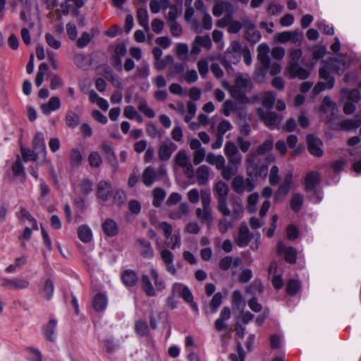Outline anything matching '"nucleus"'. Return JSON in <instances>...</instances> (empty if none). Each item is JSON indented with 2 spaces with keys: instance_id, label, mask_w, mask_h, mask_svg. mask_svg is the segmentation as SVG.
I'll use <instances>...</instances> for the list:
<instances>
[{
  "instance_id": "e433bc0d",
  "label": "nucleus",
  "mask_w": 361,
  "mask_h": 361,
  "mask_svg": "<svg viewBox=\"0 0 361 361\" xmlns=\"http://www.w3.org/2000/svg\"><path fill=\"white\" fill-rule=\"evenodd\" d=\"M169 0H152L149 3V8L153 13H157L161 10H165L169 7Z\"/></svg>"
},
{
  "instance_id": "3c124183",
  "label": "nucleus",
  "mask_w": 361,
  "mask_h": 361,
  "mask_svg": "<svg viewBox=\"0 0 361 361\" xmlns=\"http://www.w3.org/2000/svg\"><path fill=\"white\" fill-rule=\"evenodd\" d=\"M175 163L180 167H183L190 164L189 157L183 150L179 151L175 156Z\"/></svg>"
},
{
  "instance_id": "c9c22d12",
  "label": "nucleus",
  "mask_w": 361,
  "mask_h": 361,
  "mask_svg": "<svg viewBox=\"0 0 361 361\" xmlns=\"http://www.w3.org/2000/svg\"><path fill=\"white\" fill-rule=\"evenodd\" d=\"M142 180L145 185L149 187L151 186L155 180H157L155 178L154 169L152 166H147L143 171Z\"/></svg>"
},
{
  "instance_id": "c85d7f7f",
  "label": "nucleus",
  "mask_w": 361,
  "mask_h": 361,
  "mask_svg": "<svg viewBox=\"0 0 361 361\" xmlns=\"http://www.w3.org/2000/svg\"><path fill=\"white\" fill-rule=\"evenodd\" d=\"M101 150L109 162L116 167V156L112 147L108 143L104 142L101 145Z\"/></svg>"
},
{
  "instance_id": "5fc2aeb1",
  "label": "nucleus",
  "mask_w": 361,
  "mask_h": 361,
  "mask_svg": "<svg viewBox=\"0 0 361 361\" xmlns=\"http://www.w3.org/2000/svg\"><path fill=\"white\" fill-rule=\"evenodd\" d=\"M276 100V94L274 92H269L264 94L262 97V105L264 107L270 109L272 108Z\"/></svg>"
},
{
  "instance_id": "6e6d98bb",
  "label": "nucleus",
  "mask_w": 361,
  "mask_h": 361,
  "mask_svg": "<svg viewBox=\"0 0 361 361\" xmlns=\"http://www.w3.org/2000/svg\"><path fill=\"white\" fill-rule=\"evenodd\" d=\"M12 171L15 176H25V168L19 157H18L12 166Z\"/></svg>"
},
{
  "instance_id": "f3484780",
  "label": "nucleus",
  "mask_w": 361,
  "mask_h": 361,
  "mask_svg": "<svg viewBox=\"0 0 361 361\" xmlns=\"http://www.w3.org/2000/svg\"><path fill=\"white\" fill-rule=\"evenodd\" d=\"M172 292L178 293L181 298L187 302H191L193 300V295L190 289L180 283H175L172 286Z\"/></svg>"
},
{
  "instance_id": "2f4dec72",
  "label": "nucleus",
  "mask_w": 361,
  "mask_h": 361,
  "mask_svg": "<svg viewBox=\"0 0 361 361\" xmlns=\"http://www.w3.org/2000/svg\"><path fill=\"white\" fill-rule=\"evenodd\" d=\"M341 94L343 99H347L353 103H357L361 98L360 92L357 89L349 90L343 88L341 90Z\"/></svg>"
},
{
  "instance_id": "b1692460",
  "label": "nucleus",
  "mask_w": 361,
  "mask_h": 361,
  "mask_svg": "<svg viewBox=\"0 0 361 361\" xmlns=\"http://www.w3.org/2000/svg\"><path fill=\"white\" fill-rule=\"evenodd\" d=\"M137 242L140 245V255L145 259H152L154 253L151 243L141 238L138 239Z\"/></svg>"
},
{
  "instance_id": "6e6552de",
  "label": "nucleus",
  "mask_w": 361,
  "mask_h": 361,
  "mask_svg": "<svg viewBox=\"0 0 361 361\" xmlns=\"http://www.w3.org/2000/svg\"><path fill=\"white\" fill-rule=\"evenodd\" d=\"M269 47L266 43L260 44L257 47V59L262 64L259 72L262 75V77L264 76L269 68Z\"/></svg>"
},
{
  "instance_id": "9b49d317",
  "label": "nucleus",
  "mask_w": 361,
  "mask_h": 361,
  "mask_svg": "<svg viewBox=\"0 0 361 361\" xmlns=\"http://www.w3.org/2000/svg\"><path fill=\"white\" fill-rule=\"evenodd\" d=\"M159 255L166 271L171 275L177 274V269L174 265V255L169 250L164 248L159 250Z\"/></svg>"
},
{
  "instance_id": "de8ad7c7",
  "label": "nucleus",
  "mask_w": 361,
  "mask_h": 361,
  "mask_svg": "<svg viewBox=\"0 0 361 361\" xmlns=\"http://www.w3.org/2000/svg\"><path fill=\"white\" fill-rule=\"evenodd\" d=\"M301 288L300 282L298 280L290 279L286 286V292L290 295H295Z\"/></svg>"
},
{
  "instance_id": "39448f33",
  "label": "nucleus",
  "mask_w": 361,
  "mask_h": 361,
  "mask_svg": "<svg viewBox=\"0 0 361 361\" xmlns=\"http://www.w3.org/2000/svg\"><path fill=\"white\" fill-rule=\"evenodd\" d=\"M201 204L202 208L196 209V216L202 223L211 225L213 221V216L211 204V194L207 190H202L200 192Z\"/></svg>"
},
{
  "instance_id": "79ce46f5",
  "label": "nucleus",
  "mask_w": 361,
  "mask_h": 361,
  "mask_svg": "<svg viewBox=\"0 0 361 361\" xmlns=\"http://www.w3.org/2000/svg\"><path fill=\"white\" fill-rule=\"evenodd\" d=\"M150 275L154 283L155 290L162 291L165 288V283L159 277L158 271L154 268H152L150 269Z\"/></svg>"
},
{
  "instance_id": "72a5a7b5",
  "label": "nucleus",
  "mask_w": 361,
  "mask_h": 361,
  "mask_svg": "<svg viewBox=\"0 0 361 361\" xmlns=\"http://www.w3.org/2000/svg\"><path fill=\"white\" fill-rule=\"evenodd\" d=\"M137 20L140 26L146 31H149V17L146 8H140L137 11Z\"/></svg>"
},
{
  "instance_id": "bf43d9fd",
  "label": "nucleus",
  "mask_w": 361,
  "mask_h": 361,
  "mask_svg": "<svg viewBox=\"0 0 361 361\" xmlns=\"http://www.w3.org/2000/svg\"><path fill=\"white\" fill-rule=\"evenodd\" d=\"M165 244L167 247H170L171 250H176L180 247L181 245V239L179 235H171L169 240H166Z\"/></svg>"
},
{
  "instance_id": "f8f14e48",
  "label": "nucleus",
  "mask_w": 361,
  "mask_h": 361,
  "mask_svg": "<svg viewBox=\"0 0 361 361\" xmlns=\"http://www.w3.org/2000/svg\"><path fill=\"white\" fill-rule=\"evenodd\" d=\"M321 182V176L318 172L310 171L307 173L305 178V191L307 192L315 193L317 186Z\"/></svg>"
},
{
  "instance_id": "8fccbe9b",
  "label": "nucleus",
  "mask_w": 361,
  "mask_h": 361,
  "mask_svg": "<svg viewBox=\"0 0 361 361\" xmlns=\"http://www.w3.org/2000/svg\"><path fill=\"white\" fill-rule=\"evenodd\" d=\"M238 169L237 166L228 164L221 170V176L224 180H229L237 173Z\"/></svg>"
},
{
  "instance_id": "cd10ccee",
  "label": "nucleus",
  "mask_w": 361,
  "mask_h": 361,
  "mask_svg": "<svg viewBox=\"0 0 361 361\" xmlns=\"http://www.w3.org/2000/svg\"><path fill=\"white\" fill-rule=\"evenodd\" d=\"M108 303V299L106 295L98 293L93 299L92 305L95 311L102 312L106 310Z\"/></svg>"
},
{
  "instance_id": "a878e982",
  "label": "nucleus",
  "mask_w": 361,
  "mask_h": 361,
  "mask_svg": "<svg viewBox=\"0 0 361 361\" xmlns=\"http://www.w3.org/2000/svg\"><path fill=\"white\" fill-rule=\"evenodd\" d=\"M140 286L145 293L149 297L156 295V290L152 286L150 279L147 274H142L140 279Z\"/></svg>"
},
{
  "instance_id": "774afa93",
  "label": "nucleus",
  "mask_w": 361,
  "mask_h": 361,
  "mask_svg": "<svg viewBox=\"0 0 361 361\" xmlns=\"http://www.w3.org/2000/svg\"><path fill=\"white\" fill-rule=\"evenodd\" d=\"M91 39L92 37L90 36V35L87 32H84L82 33L81 36L77 39L76 45L78 48H84L90 43Z\"/></svg>"
},
{
  "instance_id": "f03ea898",
  "label": "nucleus",
  "mask_w": 361,
  "mask_h": 361,
  "mask_svg": "<svg viewBox=\"0 0 361 361\" xmlns=\"http://www.w3.org/2000/svg\"><path fill=\"white\" fill-rule=\"evenodd\" d=\"M350 63L345 57L330 60L319 68V77L326 82H319L313 88V94H317L326 89H331L335 82L332 73L339 75L350 67Z\"/></svg>"
},
{
  "instance_id": "7c9ffc66",
  "label": "nucleus",
  "mask_w": 361,
  "mask_h": 361,
  "mask_svg": "<svg viewBox=\"0 0 361 361\" xmlns=\"http://www.w3.org/2000/svg\"><path fill=\"white\" fill-rule=\"evenodd\" d=\"M189 212L188 206L186 203L180 204L177 209H173L169 213V217L173 220H178L187 215Z\"/></svg>"
},
{
  "instance_id": "c03bdc74",
  "label": "nucleus",
  "mask_w": 361,
  "mask_h": 361,
  "mask_svg": "<svg viewBox=\"0 0 361 361\" xmlns=\"http://www.w3.org/2000/svg\"><path fill=\"white\" fill-rule=\"evenodd\" d=\"M135 331L140 337L146 336L149 332V326L146 322L137 320L135 323Z\"/></svg>"
},
{
  "instance_id": "aec40b11",
  "label": "nucleus",
  "mask_w": 361,
  "mask_h": 361,
  "mask_svg": "<svg viewBox=\"0 0 361 361\" xmlns=\"http://www.w3.org/2000/svg\"><path fill=\"white\" fill-rule=\"evenodd\" d=\"M32 146L37 153L42 154L43 157H46L47 152L44 142V136L42 133H36L32 140Z\"/></svg>"
},
{
  "instance_id": "473e14b6",
  "label": "nucleus",
  "mask_w": 361,
  "mask_h": 361,
  "mask_svg": "<svg viewBox=\"0 0 361 361\" xmlns=\"http://www.w3.org/2000/svg\"><path fill=\"white\" fill-rule=\"evenodd\" d=\"M224 11H233L232 6L229 2L221 1L213 6L212 13L216 17H219Z\"/></svg>"
},
{
  "instance_id": "0e129e2a",
  "label": "nucleus",
  "mask_w": 361,
  "mask_h": 361,
  "mask_svg": "<svg viewBox=\"0 0 361 361\" xmlns=\"http://www.w3.org/2000/svg\"><path fill=\"white\" fill-rule=\"evenodd\" d=\"M233 220L229 221L226 218H222L219 222V231L221 233H225L228 229L233 227Z\"/></svg>"
},
{
  "instance_id": "a19ab883",
  "label": "nucleus",
  "mask_w": 361,
  "mask_h": 361,
  "mask_svg": "<svg viewBox=\"0 0 361 361\" xmlns=\"http://www.w3.org/2000/svg\"><path fill=\"white\" fill-rule=\"evenodd\" d=\"M71 167L78 168L81 164L82 156L78 149H73L69 156Z\"/></svg>"
},
{
  "instance_id": "ddd939ff",
  "label": "nucleus",
  "mask_w": 361,
  "mask_h": 361,
  "mask_svg": "<svg viewBox=\"0 0 361 361\" xmlns=\"http://www.w3.org/2000/svg\"><path fill=\"white\" fill-rule=\"evenodd\" d=\"M212 47V40L209 35L197 36L192 43L191 54L197 55L201 51L202 47L209 49Z\"/></svg>"
},
{
  "instance_id": "bb28decb",
  "label": "nucleus",
  "mask_w": 361,
  "mask_h": 361,
  "mask_svg": "<svg viewBox=\"0 0 361 361\" xmlns=\"http://www.w3.org/2000/svg\"><path fill=\"white\" fill-rule=\"evenodd\" d=\"M209 168L205 165L199 166L196 171V178L199 185L207 183L209 177Z\"/></svg>"
},
{
  "instance_id": "f257e3e1",
  "label": "nucleus",
  "mask_w": 361,
  "mask_h": 361,
  "mask_svg": "<svg viewBox=\"0 0 361 361\" xmlns=\"http://www.w3.org/2000/svg\"><path fill=\"white\" fill-rule=\"evenodd\" d=\"M320 110L326 114L329 128L336 130H353L361 125V116L356 115L353 119H341L338 115V110L331 98L326 96L322 103Z\"/></svg>"
},
{
  "instance_id": "20e7f679",
  "label": "nucleus",
  "mask_w": 361,
  "mask_h": 361,
  "mask_svg": "<svg viewBox=\"0 0 361 361\" xmlns=\"http://www.w3.org/2000/svg\"><path fill=\"white\" fill-rule=\"evenodd\" d=\"M260 159L255 153H249L245 159L246 173L250 178L258 177L264 178L267 176L268 166L263 164L259 166Z\"/></svg>"
},
{
  "instance_id": "69168bd1",
  "label": "nucleus",
  "mask_w": 361,
  "mask_h": 361,
  "mask_svg": "<svg viewBox=\"0 0 361 361\" xmlns=\"http://www.w3.org/2000/svg\"><path fill=\"white\" fill-rule=\"evenodd\" d=\"M270 346L272 349H279L282 346L283 340L281 335L274 334L270 336Z\"/></svg>"
},
{
  "instance_id": "13d9d810",
  "label": "nucleus",
  "mask_w": 361,
  "mask_h": 361,
  "mask_svg": "<svg viewBox=\"0 0 361 361\" xmlns=\"http://www.w3.org/2000/svg\"><path fill=\"white\" fill-rule=\"evenodd\" d=\"M182 78L188 84L194 83L198 79L197 73L194 69H187L185 73H182Z\"/></svg>"
},
{
  "instance_id": "e2e57ef3",
  "label": "nucleus",
  "mask_w": 361,
  "mask_h": 361,
  "mask_svg": "<svg viewBox=\"0 0 361 361\" xmlns=\"http://www.w3.org/2000/svg\"><path fill=\"white\" fill-rule=\"evenodd\" d=\"M279 170L278 166H273L271 168L270 173L269 176V181L270 185H276L279 183V180H280V176H279Z\"/></svg>"
},
{
  "instance_id": "7ed1b4c3",
  "label": "nucleus",
  "mask_w": 361,
  "mask_h": 361,
  "mask_svg": "<svg viewBox=\"0 0 361 361\" xmlns=\"http://www.w3.org/2000/svg\"><path fill=\"white\" fill-rule=\"evenodd\" d=\"M251 81L247 75H237L235 79L234 85L232 86L226 85L224 87L228 89L231 95L235 99L245 102L247 100L246 93L250 88Z\"/></svg>"
},
{
  "instance_id": "0eeeda50",
  "label": "nucleus",
  "mask_w": 361,
  "mask_h": 361,
  "mask_svg": "<svg viewBox=\"0 0 361 361\" xmlns=\"http://www.w3.org/2000/svg\"><path fill=\"white\" fill-rule=\"evenodd\" d=\"M0 286L1 288L9 290H20L26 289L30 286V282L23 278H2Z\"/></svg>"
},
{
  "instance_id": "423d86ee",
  "label": "nucleus",
  "mask_w": 361,
  "mask_h": 361,
  "mask_svg": "<svg viewBox=\"0 0 361 361\" xmlns=\"http://www.w3.org/2000/svg\"><path fill=\"white\" fill-rule=\"evenodd\" d=\"M302 51L300 49H293L290 51L288 72L292 78H298L300 80H305L310 75L309 71L299 66Z\"/></svg>"
},
{
  "instance_id": "5701e85b",
  "label": "nucleus",
  "mask_w": 361,
  "mask_h": 361,
  "mask_svg": "<svg viewBox=\"0 0 361 361\" xmlns=\"http://www.w3.org/2000/svg\"><path fill=\"white\" fill-rule=\"evenodd\" d=\"M121 280L123 284L127 287H133L138 281L137 273L132 269H126L121 273Z\"/></svg>"
},
{
  "instance_id": "09e8293b",
  "label": "nucleus",
  "mask_w": 361,
  "mask_h": 361,
  "mask_svg": "<svg viewBox=\"0 0 361 361\" xmlns=\"http://www.w3.org/2000/svg\"><path fill=\"white\" fill-rule=\"evenodd\" d=\"M273 145V141L271 139H267L257 147L256 152L254 153L256 154L257 157L258 155L264 154L272 149Z\"/></svg>"
},
{
  "instance_id": "4d7b16f0",
  "label": "nucleus",
  "mask_w": 361,
  "mask_h": 361,
  "mask_svg": "<svg viewBox=\"0 0 361 361\" xmlns=\"http://www.w3.org/2000/svg\"><path fill=\"white\" fill-rule=\"evenodd\" d=\"M21 154L24 161L27 162L28 161H36L39 154L28 148H21Z\"/></svg>"
},
{
  "instance_id": "a18cd8bd",
  "label": "nucleus",
  "mask_w": 361,
  "mask_h": 361,
  "mask_svg": "<svg viewBox=\"0 0 361 361\" xmlns=\"http://www.w3.org/2000/svg\"><path fill=\"white\" fill-rule=\"evenodd\" d=\"M259 200V195L257 192L252 193L247 200V211L250 213H255L257 210V204Z\"/></svg>"
},
{
  "instance_id": "603ef678",
  "label": "nucleus",
  "mask_w": 361,
  "mask_h": 361,
  "mask_svg": "<svg viewBox=\"0 0 361 361\" xmlns=\"http://www.w3.org/2000/svg\"><path fill=\"white\" fill-rule=\"evenodd\" d=\"M149 75L150 71L149 64L144 61L137 67L136 76L139 78H147Z\"/></svg>"
},
{
  "instance_id": "412c9836",
  "label": "nucleus",
  "mask_w": 361,
  "mask_h": 361,
  "mask_svg": "<svg viewBox=\"0 0 361 361\" xmlns=\"http://www.w3.org/2000/svg\"><path fill=\"white\" fill-rule=\"evenodd\" d=\"M61 107V101L58 97H52L48 102L41 105V110L45 115H49L51 112L58 110Z\"/></svg>"
},
{
  "instance_id": "4c0bfd02",
  "label": "nucleus",
  "mask_w": 361,
  "mask_h": 361,
  "mask_svg": "<svg viewBox=\"0 0 361 361\" xmlns=\"http://www.w3.org/2000/svg\"><path fill=\"white\" fill-rule=\"evenodd\" d=\"M54 291V283L50 279H47L41 289V293L46 300H49L53 297Z\"/></svg>"
},
{
  "instance_id": "680f3d73",
  "label": "nucleus",
  "mask_w": 361,
  "mask_h": 361,
  "mask_svg": "<svg viewBox=\"0 0 361 361\" xmlns=\"http://www.w3.org/2000/svg\"><path fill=\"white\" fill-rule=\"evenodd\" d=\"M176 55L180 60H186L188 55V47L186 44L178 43L176 45Z\"/></svg>"
},
{
  "instance_id": "864d4df0",
  "label": "nucleus",
  "mask_w": 361,
  "mask_h": 361,
  "mask_svg": "<svg viewBox=\"0 0 361 361\" xmlns=\"http://www.w3.org/2000/svg\"><path fill=\"white\" fill-rule=\"evenodd\" d=\"M303 204V198L300 194H294L290 200V208L295 212L300 210Z\"/></svg>"
},
{
  "instance_id": "58836bf2",
  "label": "nucleus",
  "mask_w": 361,
  "mask_h": 361,
  "mask_svg": "<svg viewBox=\"0 0 361 361\" xmlns=\"http://www.w3.org/2000/svg\"><path fill=\"white\" fill-rule=\"evenodd\" d=\"M65 120L66 126L71 128H76L80 123V116L71 110L68 111Z\"/></svg>"
},
{
  "instance_id": "dca6fc26",
  "label": "nucleus",
  "mask_w": 361,
  "mask_h": 361,
  "mask_svg": "<svg viewBox=\"0 0 361 361\" xmlns=\"http://www.w3.org/2000/svg\"><path fill=\"white\" fill-rule=\"evenodd\" d=\"M57 320L51 318L49 322L43 326L42 331L44 336L49 341H55L56 338Z\"/></svg>"
},
{
  "instance_id": "f704fd0d",
  "label": "nucleus",
  "mask_w": 361,
  "mask_h": 361,
  "mask_svg": "<svg viewBox=\"0 0 361 361\" xmlns=\"http://www.w3.org/2000/svg\"><path fill=\"white\" fill-rule=\"evenodd\" d=\"M231 208L232 212L230 215H231L232 219L233 221L240 219L243 213V206L241 200L240 199L233 200L231 204Z\"/></svg>"
},
{
  "instance_id": "4468645a",
  "label": "nucleus",
  "mask_w": 361,
  "mask_h": 361,
  "mask_svg": "<svg viewBox=\"0 0 361 361\" xmlns=\"http://www.w3.org/2000/svg\"><path fill=\"white\" fill-rule=\"evenodd\" d=\"M176 149V145L171 141L161 143L158 149L159 159L161 161L169 160Z\"/></svg>"
},
{
  "instance_id": "37998d69",
  "label": "nucleus",
  "mask_w": 361,
  "mask_h": 361,
  "mask_svg": "<svg viewBox=\"0 0 361 361\" xmlns=\"http://www.w3.org/2000/svg\"><path fill=\"white\" fill-rule=\"evenodd\" d=\"M223 295L221 293L218 292L215 293L211 301L209 302V307L212 314L216 313L222 303Z\"/></svg>"
},
{
  "instance_id": "052dcab7",
  "label": "nucleus",
  "mask_w": 361,
  "mask_h": 361,
  "mask_svg": "<svg viewBox=\"0 0 361 361\" xmlns=\"http://www.w3.org/2000/svg\"><path fill=\"white\" fill-rule=\"evenodd\" d=\"M102 157L97 152H92L88 156V162L91 167L97 168L102 164Z\"/></svg>"
},
{
  "instance_id": "338daca9",
  "label": "nucleus",
  "mask_w": 361,
  "mask_h": 361,
  "mask_svg": "<svg viewBox=\"0 0 361 361\" xmlns=\"http://www.w3.org/2000/svg\"><path fill=\"white\" fill-rule=\"evenodd\" d=\"M44 38L46 40V42L50 47H51L54 49H59L61 47V42L59 40H58L57 39H56V37L54 35H52L51 34L47 33L44 36Z\"/></svg>"
},
{
  "instance_id": "393cba45",
  "label": "nucleus",
  "mask_w": 361,
  "mask_h": 361,
  "mask_svg": "<svg viewBox=\"0 0 361 361\" xmlns=\"http://www.w3.org/2000/svg\"><path fill=\"white\" fill-rule=\"evenodd\" d=\"M102 228L104 234L109 237L115 236L118 232L117 224L111 219H106L103 222Z\"/></svg>"
},
{
  "instance_id": "49530a36",
  "label": "nucleus",
  "mask_w": 361,
  "mask_h": 361,
  "mask_svg": "<svg viewBox=\"0 0 361 361\" xmlns=\"http://www.w3.org/2000/svg\"><path fill=\"white\" fill-rule=\"evenodd\" d=\"M166 196L165 191L161 188H156L153 190V205L158 207L161 205Z\"/></svg>"
},
{
  "instance_id": "c756f323",
  "label": "nucleus",
  "mask_w": 361,
  "mask_h": 361,
  "mask_svg": "<svg viewBox=\"0 0 361 361\" xmlns=\"http://www.w3.org/2000/svg\"><path fill=\"white\" fill-rule=\"evenodd\" d=\"M78 235L79 239L84 243H88L92 239V230L87 225H81L78 227Z\"/></svg>"
},
{
  "instance_id": "9d476101",
  "label": "nucleus",
  "mask_w": 361,
  "mask_h": 361,
  "mask_svg": "<svg viewBox=\"0 0 361 361\" xmlns=\"http://www.w3.org/2000/svg\"><path fill=\"white\" fill-rule=\"evenodd\" d=\"M232 186L235 192L242 194L244 192H251L254 190L255 185L252 178H243L242 176H236L233 178Z\"/></svg>"
},
{
  "instance_id": "ea45409f",
  "label": "nucleus",
  "mask_w": 361,
  "mask_h": 361,
  "mask_svg": "<svg viewBox=\"0 0 361 361\" xmlns=\"http://www.w3.org/2000/svg\"><path fill=\"white\" fill-rule=\"evenodd\" d=\"M214 192L217 199L226 198L228 192V187L226 183L220 180L216 183Z\"/></svg>"
},
{
  "instance_id": "4be33fe9",
  "label": "nucleus",
  "mask_w": 361,
  "mask_h": 361,
  "mask_svg": "<svg viewBox=\"0 0 361 361\" xmlns=\"http://www.w3.org/2000/svg\"><path fill=\"white\" fill-rule=\"evenodd\" d=\"M244 25L247 29L245 35L248 41L252 43H256L261 39L260 32L258 30H255V25L251 21H245Z\"/></svg>"
},
{
  "instance_id": "6ab92c4d",
  "label": "nucleus",
  "mask_w": 361,
  "mask_h": 361,
  "mask_svg": "<svg viewBox=\"0 0 361 361\" xmlns=\"http://www.w3.org/2000/svg\"><path fill=\"white\" fill-rule=\"evenodd\" d=\"M112 193V188L109 183L106 181H100L97 185V197L102 201H106Z\"/></svg>"
},
{
  "instance_id": "1a4fd4ad",
  "label": "nucleus",
  "mask_w": 361,
  "mask_h": 361,
  "mask_svg": "<svg viewBox=\"0 0 361 361\" xmlns=\"http://www.w3.org/2000/svg\"><path fill=\"white\" fill-rule=\"evenodd\" d=\"M257 112L260 121L271 128H277L281 123V118L274 112L264 110L263 108H258Z\"/></svg>"
},
{
  "instance_id": "a211bd4d",
  "label": "nucleus",
  "mask_w": 361,
  "mask_h": 361,
  "mask_svg": "<svg viewBox=\"0 0 361 361\" xmlns=\"http://www.w3.org/2000/svg\"><path fill=\"white\" fill-rule=\"evenodd\" d=\"M250 234L248 228L246 226H240L238 236L235 239V243L240 247H246L250 240Z\"/></svg>"
},
{
  "instance_id": "2eb2a0df",
  "label": "nucleus",
  "mask_w": 361,
  "mask_h": 361,
  "mask_svg": "<svg viewBox=\"0 0 361 361\" xmlns=\"http://www.w3.org/2000/svg\"><path fill=\"white\" fill-rule=\"evenodd\" d=\"M307 142L308 150L311 154L318 157L322 156L323 151L320 147L322 143L319 139L313 135H308L307 136Z\"/></svg>"
}]
</instances>
